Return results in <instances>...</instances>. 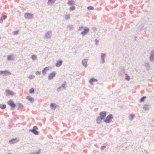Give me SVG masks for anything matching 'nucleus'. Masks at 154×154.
Masks as SVG:
<instances>
[{
	"mask_svg": "<svg viewBox=\"0 0 154 154\" xmlns=\"http://www.w3.org/2000/svg\"><path fill=\"white\" fill-rule=\"evenodd\" d=\"M106 114V112H102L100 113V116L97 119V122L98 123H100L101 122L102 120L105 117Z\"/></svg>",
	"mask_w": 154,
	"mask_h": 154,
	"instance_id": "obj_1",
	"label": "nucleus"
},
{
	"mask_svg": "<svg viewBox=\"0 0 154 154\" xmlns=\"http://www.w3.org/2000/svg\"><path fill=\"white\" fill-rule=\"evenodd\" d=\"M112 118V116L111 115H109L107 116L106 119L104 120V121L106 123H109L111 121Z\"/></svg>",
	"mask_w": 154,
	"mask_h": 154,
	"instance_id": "obj_2",
	"label": "nucleus"
},
{
	"mask_svg": "<svg viewBox=\"0 0 154 154\" xmlns=\"http://www.w3.org/2000/svg\"><path fill=\"white\" fill-rule=\"evenodd\" d=\"M8 104L12 108H14L16 106V105L14 101L11 100H9L8 102Z\"/></svg>",
	"mask_w": 154,
	"mask_h": 154,
	"instance_id": "obj_3",
	"label": "nucleus"
},
{
	"mask_svg": "<svg viewBox=\"0 0 154 154\" xmlns=\"http://www.w3.org/2000/svg\"><path fill=\"white\" fill-rule=\"evenodd\" d=\"M11 74V73L8 71H0V75H10Z\"/></svg>",
	"mask_w": 154,
	"mask_h": 154,
	"instance_id": "obj_4",
	"label": "nucleus"
},
{
	"mask_svg": "<svg viewBox=\"0 0 154 154\" xmlns=\"http://www.w3.org/2000/svg\"><path fill=\"white\" fill-rule=\"evenodd\" d=\"M56 75V73L55 72H53L50 73L48 76V78L49 79H51L53 78Z\"/></svg>",
	"mask_w": 154,
	"mask_h": 154,
	"instance_id": "obj_5",
	"label": "nucleus"
},
{
	"mask_svg": "<svg viewBox=\"0 0 154 154\" xmlns=\"http://www.w3.org/2000/svg\"><path fill=\"white\" fill-rule=\"evenodd\" d=\"M37 129V128L36 126H34L33 128L32 131L35 134L37 135L38 134V131L36 130Z\"/></svg>",
	"mask_w": 154,
	"mask_h": 154,
	"instance_id": "obj_6",
	"label": "nucleus"
},
{
	"mask_svg": "<svg viewBox=\"0 0 154 154\" xmlns=\"http://www.w3.org/2000/svg\"><path fill=\"white\" fill-rule=\"evenodd\" d=\"M26 98L29 100L32 103L34 101V99L30 96H28L26 97Z\"/></svg>",
	"mask_w": 154,
	"mask_h": 154,
	"instance_id": "obj_7",
	"label": "nucleus"
},
{
	"mask_svg": "<svg viewBox=\"0 0 154 154\" xmlns=\"http://www.w3.org/2000/svg\"><path fill=\"white\" fill-rule=\"evenodd\" d=\"M88 60L87 59H84L82 61V64L84 65L85 67L87 66V62Z\"/></svg>",
	"mask_w": 154,
	"mask_h": 154,
	"instance_id": "obj_8",
	"label": "nucleus"
},
{
	"mask_svg": "<svg viewBox=\"0 0 154 154\" xmlns=\"http://www.w3.org/2000/svg\"><path fill=\"white\" fill-rule=\"evenodd\" d=\"M97 81V80L96 79L91 78L90 79L89 81V83L91 84H93V82H96Z\"/></svg>",
	"mask_w": 154,
	"mask_h": 154,
	"instance_id": "obj_9",
	"label": "nucleus"
},
{
	"mask_svg": "<svg viewBox=\"0 0 154 154\" xmlns=\"http://www.w3.org/2000/svg\"><path fill=\"white\" fill-rule=\"evenodd\" d=\"M62 62L61 60H60L58 61L56 63V65L57 67L60 66L62 63Z\"/></svg>",
	"mask_w": 154,
	"mask_h": 154,
	"instance_id": "obj_10",
	"label": "nucleus"
},
{
	"mask_svg": "<svg viewBox=\"0 0 154 154\" xmlns=\"http://www.w3.org/2000/svg\"><path fill=\"white\" fill-rule=\"evenodd\" d=\"M6 93L7 95H14L13 92L9 90H7L6 91Z\"/></svg>",
	"mask_w": 154,
	"mask_h": 154,
	"instance_id": "obj_11",
	"label": "nucleus"
},
{
	"mask_svg": "<svg viewBox=\"0 0 154 154\" xmlns=\"http://www.w3.org/2000/svg\"><path fill=\"white\" fill-rule=\"evenodd\" d=\"M49 67H47L45 68L42 71V73L43 74H45L46 73V71L48 70H49Z\"/></svg>",
	"mask_w": 154,
	"mask_h": 154,
	"instance_id": "obj_12",
	"label": "nucleus"
},
{
	"mask_svg": "<svg viewBox=\"0 0 154 154\" xmlns=\"http://www.w3.org/2000/svg\"><path fill=\"white\" fill-rule=\"evenodd\" d=\"M25 17L27 18H31L32 17V15L29 13H26L25 14Z\"/></svg>",
	"mask_w": 154,
	"mask_h": 154,
	"instance_id": "obj_13",
	"label": "nucleus"
},
{
	"mask_svg": "<svg viewBox=\"0 0 154 154\" xmlns=\"http://www.w3.org/2000/svg\"><path fill=\"white\" fill-rule=\"evenodd\" d=\"M89 31V29H85L84 31L82 32L81 33L83 35H85Z\"/></svg>",
	"mask_w": 154,
	"mask_h": 154,
	"instance_id": "obj_14",
	"label": "nucleus"
},
{
	"mask_svg": "<svg viewBox=\"0 0 154 154\" xmlns=\"http://www.w3.org/2000/svg\"><path fill=\"white\" fill-rule=\"evenodd\" d=\"M17 142V140L16 139H13L10 141V142L11 143H16Z\"/></svg>",
	"mask_w": 154,
	"mask_h": 154,
	"instance_id": "obj_15",
	"label": "nucleus"
},
{
	"mask_svg": "<svg viewBox=\"0 0 154 154\" xmlns=\"http://www.w3.org/2000/svg\"><path fill=\"white\" fill-rule=\"evenodd\" d=\"M6 107V106L5 104H2L1 105L0 107L2 109H5Z\"/></svg>",
	"mask_w": 154,
	"mask_h": 154,
	"instance_id": "obj_16",
	"label": "nucleus"
},
{
	"mask_svg": "<svg viewBox=\"0 0 154 154\" xmlns=\"http://www.w3.org/2000/svg\"><path fill=\"white\" fill-rule=\"evenodd\" d=\"M146 97L143 96L142 98H141L140 100V102H141L143 101L146 98Z\"/></svg>",
	"mask_w": 154,
	"mask_h": 154,
	"instance_id": "obj_17",
	"label": "nucleus"
},
{
	"mask_svg": "<svg viewBox=\"0 0 154 154\" xmlns=\"http://www.w3.org/2000/svg\"><path fill=\"white\" fill-rule=\"evenodd\" d=\"M50 106L51 108H53V107L55 108L56 106L55 104L53 103H51Z\"/></svg>",
	"mask_w": 154,
	"mask_h": 154,
	"instance_id": "obj_18",
	"label": "nucleus"
},
{
	"mask_svg": "<svg viewBox=\"0 0 154 154\" xmlns=\"http://www.w3.org/2000/svg\"><path fill=\"white\" fill-rule=\"evenodd\" d=\"M32 59L33 60H35L36 59L37 57H36V56L35 55H33L32 56Z\"/></svg>",
	"mask_w": 154,
	"mask_h": 154,
	"instance_id": "obj_19",
	"label": "nucleus"
},
{
	"mask_svg": "<svg viewBox=\"0 0 154 154\" xmlns=\"http://www.w3.org/2000/svg\"><path fill=\"white\" fill-rule=\"evenodd\" d=\"M74 3V2L72 1H69L68 2V4L69 5H72Z\"/></svg>",
	"mask_w": 154,
	"mask_h": 154,
	"instance_id": "obj_20",
	"label": "nucleus"
},
{
	"mask_svg": "<svg viewBox=\"0 0 154 154\" xmlns=\"http://www.w3.org/2000/svg\"><path fill=\"white\" fill-rule=\"evenodd\" d=\"M125 79L126 80H127L128 81L130 79L129 76L127 74H126L125 75Z\"/></svg>",
	"mask_w": 154,
	"mask_h": 154,
	"instance_id": "obj_21",
	"label": "nucleus"
},
{
	"mask_svg": "<svg viewBox=\"0 0 154 154\" xmlns=\"http://www.w3.org/2000/svg\"><path fill=\"white\" fill-rule=\"evenodd\" d=\"M29 92L30 93H34V89L33 88H31L29 90Z\"/></svg>",
	"mask_w": 154,
	"mask_h": 154,
	"instance_id": "obj_22",
	"label": "nucleus"
},
{
	"mask_svg": "<svg viewBox=\"0 0 154 154\" xmlns=\"http://www.w3.org/2000/svg\"><path fill=\"white\" fill-rule=\"evenodd\" d=\"M88 9L89 10H93L94 9V8L93 7H92L91 6H90L88 7Z\"/></svg>",
	"mask_w": 154,
	"mask_h": 154,
	"instance_id": "obj_23",
	"label": "nucleus"
},
{
	"mask_svg": "<svg viewBox=\"0 0 154 154\" xmlns=\"http://www.w3.org/2000/svg\"><path fill=\"white\" fill-rule=\"evenodd\" d=\"M12 59V56H8V60H11Z\"/></svg>",
	"mask_w": 154,
	"mask_h": 154,
	"instance_id": "obj_24",
	"label": "nucleus"
},
{
	"mask_svg": "<svg viewBox=\"0 0 154 154\" xmlns=\"http://www.w3.org/2000/svg\"><path fill=\"white\" fill-rule=\"evenodd\" d=\"M134 115L133 114H131L130 116V118L131 119H132L134 117Z\"/></svg>",
	"mask_w": 154,
	"mask_h": 154,
	"instance_id": "obj_25",
	"label": "nucleus"
},
{
	"mask_svg": "<svg viewBox=\"0 0 154 154\" xmlns=\"http://www.w3.org/2000/svg\"><path fill=\"white\" fill-rule=\"evenodd\" d=\"M105 54H102L101 55V57L102 58V59H103L104 57H105Z\"/></svg>",
	"mask_w": 154,
	"mask_h": 154,
	"instance_id": "obj_26",
	"label": "nucleus"
},
{
	"mask_svg": "<svg viewBox=\"0 0 154 154\" xmlns=\"http://www.w3.org/2000/svg\"><path fill=\"white\" fill-rule=\"evenodd\" d=\"M75 9V8L74 6H72L70 8V10L71 11L74 10Z\"/></svg>",
	"mask_w": 154,
	"mask_h": 154,
	"instance_id": "obj_27",
	"label": "nucleus"
},
{
	"mask_svg": "<svg viewBox=\"0 0 154 154\" xmlns=\"http://www.w3.org/2000/svg\"><path fill=\"white\" fill-rule=\"evenodd\" d=\"M40 73V72H39V71H37L36 72V74L37 75H39Z\"/></svg>",
	"mask_w": 154,
	"mask_h": 154,
	"instance_id": "obj_28",
	"label": "nucleus"
},
{
	"mask_svg": "<svg viewBox=\"0 0 154 154\" xmlns=\"http://www.w3.org/2000/svg\"><path fill=\"white\" fill-rule=\"evenodd\" d=\"M105 148H106V146H102V147H101V148L103 150Z\"/></svg>",
	"mask_w": 154,
	"mask_h": 154,
	"instance_id": "obj_29",
	"label": "nucleus"
},
{
	"mask_svg": "<svg viewBox=\"0 0 154 154\" xmlns=\"http://www.w3.org/2000/svg\"><path fill=\"white\" fill-rule=\"evenodd\" d=\"M6 17H7L5 16H4L2 18V20L5 19L6 18Z\"/></svg>",
	"mask_w": 154,
	"mask_h": 154,
	"instance_id": "obj_30",
	"label": "nucleus"
},
{
	"mask_svg": "<svg viewBox=\"0 0 154 154\" xmlns=\"http://www.w3.org/2000/svg\"><path fill=\"white\" fill-rule=\"evenodd\" d=\"M18 106L19 107H21L22 106V105L21 103H19L18 105Z\"/></svg>",
	"mask_w": 154,
	"mask_h": 154,
	"instance_id": "obj_31",
	"label": "nucleus"
},
{
	"mask_svg": "<svg viewBox=\"0 0 154 154\" xmlns=\"http://www.w3.org/2000/svg\"><path fill=\"white\" fill-rule=\"evenodd\" d=\"M53 2H52V0H48V3H50Z\"/></svg>",
	"mask_w": 154,
	"mask_h": 154,
	"instance_id": "obj_32",
	"label": "nucleus"
}]
</instances>
